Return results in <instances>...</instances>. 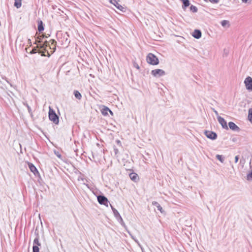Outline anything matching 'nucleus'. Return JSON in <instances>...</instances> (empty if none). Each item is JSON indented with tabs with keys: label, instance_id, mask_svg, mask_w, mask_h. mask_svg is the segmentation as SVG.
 Masks as SVG:
<instances>
[{
	"label": "nucleus",
	"instance_id": "nucleus-1",
	"mask_svg": "<svg viewBox=\"0 0 252 252\" xmlns=\"http://www.w3.org/2000/svg\"><path fill=\"white\" fill-rule=\"evenodd\" d=\"M146 60L148 63L152 65H157L159 63L158 58L152 53L148 54Z\"/></svg>",
	"mask_w": 252,
	"mask_h": 252
},
{
	"label": "nucleus",
	"instance_id": "nucleus-2",
	"mask_svg": "<svg viewBox=\"0 0 252 252\" xmlns=\"http://www.w3.org/2000/svg\"><path fill=\"white\" fill-rule=\"evenodd\" d=\"M49 118L54 124H58L59 123V118L58 116L56 114L54 110L51 108L49 109Z\"/></svg>",
	"mask_w": 252,
	"mask_h": 252
},
{
	"label": "nucleus",
	"instance_id": "nucleus-3",
	"mask_svg": "<svg viewBox=\"0 0 252 252\" xmlns=\"http://www.w3.org/2000/svg\"><path fill=\"white\" fill-rule=\"evenodd\" d=\"M97 201L99 204L104 205L106 207L108 206V204L109 202L107 197H106L105 196L100 195L97 196Z\"/></svg>",
	"mask_w": 252,
	"mask_h": 252
},
{
	"label": "nucleus",
	"instance_id": "nucleus-4",
	"mask_svg": "<svg viewBox=\"0 0 252 252\" xmlns=\"http://www.w3.org/2000/svg\"><path fill=\"white\" fill-rule=\"evenodd\" d=\"M246 89L249 91H252V78L250 76L246 78L244 81Z\"/></svg>",
	"mask_w": 252,
	"mask_h": 252
},
{
	"label": "nucleus",
	"instance_id": "nucleus-5",
	"mask_svg": "<svg viewBox=\"0 0 252 252\" xmlns=\"http://www.w3.org/2000/svg\"><path fill=\"white\" fill-rule=\"evenodd\" d=\"M120 0H110V3L114 5L118 9L120 10L122 12L126 11V7H124L119 4V2Z\"/></svg>",
	"mask_w": 252,
	"mask_h": 252
},
{
	"label": "nucleus",
	"instance_id": "nucleus-6",
	"mask_svg": "<svg viewBox=\"0 0 252 252\" xmlns=\"http://www.w3.org/2000/svg\"><path fill=\"white\" fill-rule=\"evenodd\" d=\"M151 74L154 76V77H160L162 76H163L165 74V71L160 69H156L152 70Z\"/></svg>",
	"mask_w": 252,
	"mask_h": 252
},
{
	"label": "nucleus",
	"instance_id": "nucleus-7",
	"mask_svg": "<svg viewBox=\"0 0 252 252\" xmlns=\"http://www.w3.org/2000/svg\"><path fill=\"white\" fill-rule=\"evenodd\" d=\"M48 46H49L50 48H51V47L50 45L49 42L47 41H45L43 44H40V45H37V47L38 48V49H39L40 50H42V49L44 50V51L43 52H44V53L45 52H47V54H48L47 56L50 57V55L48 53V51L46 49V48Z\"/></svg>",
	"mask_w": 252,
	"mask_h": 252
},
{
	"label": "nucleus",
	"instance_id": "nucleus-8",
	"mask_svg": "<svg viewBox=\"0 0 252 252\" xmlns=\"http://www.w3.org/2000/svg\"><path fill=\"white\" fill-rule=\"evenodd\" d=\"M204 133L206 136L210 139L215 140L217 138V134L215 132L205 130Z\"/></svg>",
	"mask_w": 252,
	"mask_h": 252
},
{
	"label": "nucleus",
	"instance_id": "nucleus-9",
	"mask_svg": "<svg viewBox=\"0 0 252 252\" xmlns=\"http://www.w3.org/2000/svg\"><path fill=\"white\" fill-rule=\"evenodd\" d=\"M217 119L219 122V123L221 125L222 128L225 129H228V127L227 125V123L226 121L221 117L218 116L217 117Z\"/></svg>",
	"mask_w": 252,
	"mask_h": 252
},
{
	"label": "nucleus",
	"instance_id": "nucleus-10",
	"mask_svg": "<svg viewBox=\"0 0 252 252\" xmlns=\"http://www.w3.org/2000/svg\"><path fill=\"white\" fill-rule=\"evenodd\" d=\"M228 126L230 129L235 131H239L240 128L234 123L230 122L228 123Z\"/></svg>",
	"mask_w": 252,
	"mask_h": 252
},
{
	"label": "nucleus",
	"instance_id": "nucleus-11",
	"mask_svg": "<svg viewBox=\"0 0 252 252\" xmlns=\"http://www.w3.org/2000/svg\"><path fill=\"white\" fill-rule=\"evenodd\" d=\"M28 165L31 171L35 175H36V174L39 173L37 168L32 163H29Z\"/></svg>",
	"mask_w": 252,
	"mask_h": 252
},
{
	"label": "nucleus",
	"instance_id": "nucleus-12",
	"mask_svg": "<svg viewBox=\"0 0 252 252\" xmlns=\"http://www.w3.org/2000/svg\"><path fill=\"white\" fill-rule=\"evenodd\" d=\"M201 35V32L199 30H195L192 34V36L196 39H199Z\"/></svg>",
	"mask_w": 252,
	"mask_h": 252
},
{
	"label": "nucleus",
	"instance_id": "nucleus-13",
	"mask_svg": "<svg viewBox=\"0 0 252 252\" xmlns=\"http://www.w3.org/2000/svg\"><path fill=\"white\" fill-rule=\"evenodd\" d=\"M38 48L37 47V46L35 47H34L32 50L30 52V54H35L36 53H38L39 54H41V56H45V54H44V52H42V51L39 49V50H37V49Z\"/></svg>",
	"mask_w": 252,
	"mask_h": 252
},
{
	"label": "nucleus",
	"instance_id": "nucleus-14",
	"mask_svg": "<svg viewBox=\"0 0 252 252\" xmlns=\"http://www.w3.org/2000/svg\"><path fill=\"white\" fill-rule=\"evenodd\" d=\"M129 176L130 179L134 182H137L139 180V177L136 173H131L129 174Z\"/></svg>",
	"mask_w": 252,
	"mask_h": 252
},
{
	"label": "nucleus",
	"instance_id": "nucleus-15",
	"mask_svg": "<svg viewBox=\"0 0 252 252\" xmlns=\"http://www.w3.org/2000/svg\"><path fill=\"white\" fill-rule=\"evenodd\" d=\"M152 204L156 206L157 208V210L159 211L161 213H163L164 212V210H163L162 207L160 206V205L156 201H153L152 202Z\"/></svg>",
	"mask_w": 252,
	"mask_h": 252
},
{
	"label": "nucleus",
	"instance_id": "nucleus-16",
	"mask_svg": "<svg viewBox=\"0 0 252 252\" xmlns=\"http://www.w3.org/2000/svg\"><path fill=\"white\" fill-rule=\"evenodd\" d=\"M108 112H109L112 115H113V112L107 107L104 106V107L101 110V113L102 114L106 116L108 115Z\"/></svg>",
	"mask_w": 252,
	"mask_h": 252
},
{
	"label": "nucleus",
	"instance_id": "nucleus-17",
	"mask_svg": "<svg viewBox=\"0 0 252 252\" xmlns=\"http://www.w3.org/2000/svg\"><path fill=\"white\" fill-rule=\"evenodd\" d=\"M44 26L43 22L41 20L38 21V30L39 32H42L44 31Z\"/></svg>",
	"mask_w": 252,
	"mask_h": 252
},
{
	"label": "nucleus",
	"instance_id": "nucleus-18",
	"mask_svg": "<svg viewBox=\"0 0 252 252\" xmlns=\"http://www.w3.org/2000/svg\"><path fill=\"white\" fill-rule=\"evenodd\" d=\"M183 2L182 8L185 9L187 7L190 5V2L189 0H181Z\"/></svg>",
	"mask_w": 252,
	"mask_h": 252
},
{
	"label": "nucleus",
	"instance_id": "nucleus-19",
	"mask_svg": "<svg viewBox=\"0 0 252 252\" xmlns=\"http://www.w3.org/2000/svg\"><path fill=\"white\" fill-rule=\"evenodd\" d=\"M14 5L17 8H20L22 5V0H14Z\"/></svg>",
	"mask_w": 252,
	"mask_h": 252
},
{
	"label": "nucleus",
	"instance_id": "nucleus-20",
	"mask_svg": "<svg viewBox=\"0 0 252 252\" xmlns=\"http://www.w3.org/2000/svg\"><path fill=\"white\" fill-rule=\"evenodd\" d=\"M33 245H36V246H37L38 247L41 246V244H40V243L39 241V235H38V234H37V236H36V238L34 239Z\"/></svg>",
	"mask_w": 252,
	"mask_h": 252
},
{
	"label": "nucleus",
	"instance_id": "nucleus-21",
	"mask_svg": "<svg viewBox=\"0 0 252 252\" xmlns=\"http://www.w3.org/2000/svg\"><path fill=\"white\" fill-rule=\"evenodd\" d=\"M73 94H74L75 97L77 99H79V100L81 99V98L82 97V95L79 91H76V90L74 91Z\"/></svg>",
	"mask_w": 252,
	"mask_h": 252
},
{
	"label": "nucleus",
	"instance_id": "nucleus-22",
	"mask_svg": "<svg viewBox=\"0 0 252 252\" xmlns=\"http://www.w3.org/2000/svg\"><path fill=\"white\" fill-rule=\"evenodd\" d=\"M248 119L252 124V108H250L248 111Z\"/></svg>",
	"mask_w": 252,
	"mask_h": 252
},
{
	"label": "nucleus",
	"instance_id": "nucleus-23",
	"mask_svg": "<svg viewBox=\"0 0 252 252\" xmlns=\"http://www.w3.org/2000/svg\"><path fill=\"white\" fill-rule=\"evenodd\" d=\"M190 10L194 13H196L198 11L197 8L193 5H191L189 7Z\"/></svg>",
	"mask_w": 252,
	"mask_h": 252
},
{
	"label": "nucleus",
	"instance_id": "nucleus-24",
	"mask_svg": "<svg viewBox=\"0 0 252 252\" xmlns=\"http://www.w3.org/2000/svg\"><path fill=\"white\" fill-rule=\"evenodd\" d=\"M216 158L217 159L220 160L221 163H223L224 161V158L222 157L221 155H217Z\"/></svg>",
	"mask_w": 252,
	"mask_h": 252
},
{
	"label": "nucleus",
	"instance_id": "nucleus-25",
	"mask_svg": "<svg viewBox=\"0 0 252 252\" xmlns=\"http://www.w3.org/2000/svg\"><path fill=\"white\" fill-rule=\"evenodd\" d=\"M114 215L115 217L118 219L119 218H121V215H120L119 212L117 210H114Z\"/></svg>",
	"mask_w": 252,
	"mask_h": 252
},
{
	"label": "nucleus",
	"instance_id": "nucleus-26",
	"mask_svg": "<svg viewBox=\"0 0 252 252\" xmlns=\"http://www.w3.org/2000/svg\"><path fill=\"white\" fill-rule=\"evenodd\" d=\"M39 248L37 246L33 245L32 247V252H39Z\"/></svg>",
	"mask_w": 252,
	"mask_h": 252
},
{
	"label": "nucleus",
	"instance_id": "nucleus-27",
	"mask_svg": "<svg viewBox=\"0 0 252 252\" xmlns=\"http://www.w3.org/2000/svg\"><path fill=\"white\" fill-rule=\"evenodd\" d=\"M221 25L222 27H225L226 25H229V21L227 20H222L221 22Z\"/></svg>",
	"mask_w": 252,
	"mask_h": 252
},
{
	"label": "nucleus",
	"instance_id": "nucleus-28",
	"mask_svg": "<svg viewBox=\"0 0 252 252\" xmlns=\"http://www.w3.org/2000/svg\"><path fill=\"white\" fill-rule=\"evenodd\" d=\"M117 220H118V221H119L120 223L121 224V225L122 226H123L125 227H126V224L124 223V221L123 220V219H122V218L121 217V218H118Z\"/></svg>",
	"mask_w": 252,
	"mask_h": 252
},
{
	"label": "nucleus",
	"instance_id": "nucleus-29",
	"mask_svg": "<svg viewBox=\"0 0 252 252\" xmlns=\"http://www.w3.org/2000/svg\"><path fill=\"white\" fill-rule=\"evenodd\" d=\"M50 42H51V45H54L55 46L56 44V41L54 39H51ZM54 52L56 50V46L54 47Z\"/></svg>",
	"mask_w": 252,
	"mask_h": 252
},
{
	"label": "nucleus",
	"instance_id": "nucleus-30",
	"mask_svg": "<svg viewBox=\"0 0 252 252\" xmlns=\"http://www.w3.org/2000/svg\"><path fill=\"white\" fill-rule=\"evenodd\" d=\"M37 39H36L35 42L34 43V44H37V45H40L41 44V38H40V37H37Z\"/></svg>",
	"mask_w": 252,
	"mask_h": 252
},
{
	"label": "nucleus",
	"instance_id": "nucleus-31",
	"mask_svg": "<svg viewBox=\"0 0 252 252\" xmlns=\"http://www.w3.org/2000/svg\"><path fill=\"white\" fill-rule=\"evenodd\" d=\"M204 1L205 2L210 1L212 3H218L219 2L220 0H206Z\"/></svg>",
	"mask_w": 252,
	"mask_h": 252
},
{
	"label": "nucleus",
	"instance_id": "nucleus-32",
	"mask_svg": "<svg viewBox=\"0 0 252 252\" xmlns=\"http://www.w3.org/2000/svg\"><path fill=\"white\" fill-rule=\"evenodd\" d=\"M54 153L55 154V155L58 157L59 158H62V155L58 151H54Z\"/></svg>",
	"mask_w": 252,
	"mask_h": 252
},
{
	"label": "nucleus",
	"instance_id": "nucleus-33",
	"mask_svg": "<svg viewBox=\"0 0 252 252\" xmlns=\"http://www.w3.org/2000/svg\"><path fill=\"white\" fill-rule=\"evenodd\" d=\"M113 148H114V151L115 154V155H117L119 153V150L116 148V147L115 146H114Z\"/></svg>",
	"mask_w": 252,
	"mask_h": 252
},
{
	"label": "nucleus",
	"instance_id": "nucleus-34",
	"mask_svg": "<svg viewBox=\"0 0 252 252\" xmlns=\"http://www.w3.org/2000/svg\"><path fill=\"white\" fill-rule=\"evenodd\" d=\"M26 106H27V107L28 108V110L29 112L30 113H32V109H31V107L28 104H27Z\"/></svg>",
	"mask_w": 252,
	"mask_h": 252
},
{
	"label": "nucleus",
	"instance_id": "nucleus-35",
	"mask_svg": "<svg viewBox=\"0 0 252 252\" xmlns=\"http://www.w3.org/2000/svg\"><path fill=\"white\" fill-rule=\"evenodd\" d=\"M239 158V156H235V163H237L238 162Z\"/></svg>",
	"mask_w": 252,
	"mask_h": 252
},
{
	"label": "nucleus",
	"instance_id": "nucleus-36",
	"mask_svg": "<svg viewBox=\"0 0 252 252\" xmlns=\"http://www.w3.org/2000/svg\"><path fill=\"white\" fill-rule=\"evenodd\" d=\"M28 44L30 46H32V44L31 40L30 39H28Z\"/></svg>",
	"mask_w": 252,
	"mask_h": 252
},
{
	"label": "nucleus",
	"instance_id": "nucleus-37",
	"mask_svg": "<svg viewBox=\"0 0 252 252\" xmlns=\"http://www.w3.org/2000/svg\"><path fill=\"white\" fill-rule=\"evenodd\" d=\"M117 143H118V144H120V145H121V142L120 140H118L116 141Z\"/></svg>",
	"mask_w": 252,
	"mask_h": 252
},
{
	"label": "nucleus",
	"instance_id": "nucleus-38",
	"mask_svg": "<svg viewBox=\"0 0 252 252\" xmlns=\"http://www.w3.org/2000/svg\"><path fill=\"white\" fill-rule=\"evenodd\" d=\"M110 205H111V207L112 208V210L113 211V212H114V210H116V209L115 208H114L111 204H110Z\"/></svg>",
	"mask_w": 252,
	"mask_h": 252
},
{
	"label": "nucleus",
	"instance_id": "nucleus-39",
	"mask_svg": "<svg viewBox=\"0 0 252 252\" xmlns=\"http://www.w3.org/2000/svg\"><path fill=\"white\" fill-rule=\"evenodd\" d=\"M249 0H242V2H244V3H247L248 2Z\"/></svg>",
	"mask_w": 252,
	"mask_h": 252
},
{
	"label": "nucleus",
	"instance_id": "nucleus-40",
	"mask_svg": "<svg viewBox=\"0 0 252 252\" xmlns=\"http://www.w3.org/2000/svg\"><path fill=\"white\" fill-rule=\"evenodd\" d=\"M216 115H218V112L217 111H214Z\"/></svg>",
	"mask_w": 252,
	"mask_h": 252
},
{
	"label": "nucleus",
	"instance_id": "nucleus-41",
	"mask_svg": "<svg viewBox=\"0 0 252 252\" xmlns=\"http://www.w3.org/2000/svg\"><path fill=\"white\" fill-rule=\"evenodd\" d=\"M135 67H136L137 69H139V66H138V65H137Z\"/></svg>",
	"mask_w": 252,
	"mask_h": 252
}]
</instances>
